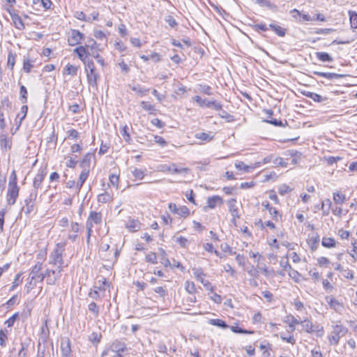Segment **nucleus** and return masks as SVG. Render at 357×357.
I'll list each match as a JSON object with an SVG mask.
<instances>
[{"label": "nucleus", "instance_id": "473e14b6", "mask_svg": "<svg viewBox=\"0 0 357 357\" xmlns=\"http://www.w3.org/2000/svg\"><path fill=\"white\" fill-rule=\"evenodd\" d=\"M194 277L200 282L202 280H204L205 273L203 272L201 268H193L192 269Z\"/></svg>", "mask_w": 357, "mask_h": 357}, {"label": "nucleus", "instance_id": "3c124183", "mask_svg": "<svg viewBox=\"0 0 357 357\" xmlns=\"http://www.w3.org/2000/svg\"><path fill=\"white\" fill-rule=\"evenodd\" d=\"M19 314L18 313H15L13 316H11L8 319L5 321V324L8 328H11L13 325L16 319H17Z\"/></svg>", "mask_w": 357, "mask_h": 357}, {"label": "nucleus", "instance_id": "f03ea898", "mask_svg": "<svg viewBox=\"0 0 357 357\" xmlns=\"http://www.w3.org/2000/svg\"><path fill=\"white\" fill-rule=\"evenodd\" d=\"M333 331L331 334L328 336V340L331 345H337L340 342V340L345 336L348 332V328L344 326L340 321H337L335 325L333 326Z\"/></svg>", "mask_w": 357, "mask_h": 357}, {"label": "nucleus", "instance_id": "c85d7f7f", "mask_svg": "<svg viewBox=\"0 0 357 357\" xmlns=\"http://www.w3.org/2000/svg\"><path fill=\"white\" fill-rule=\"evenodd\" d=\"M0 146L1 149H10L11 143L10 140L8 139V136L6 134L0 135Z\"/></svg>", "mask_w": 357, "mask_h": 357}, {"label": "nucleus", "instance_id": "a19ab883", "mask_svg": "<svg viewBox=\"0 0 357 357\" xmlns=\"http://www.w3.org/2000/svg\"><path fill=\"white\" fill-rule=\"evenodd\" d=\"M146 261L155 264L158 263L157 255L155 252H151L146 255Z\"/></svg>", "mask_w": 357, "mask_h": 357}, {"label": "nucleus", "instance_id": "6e6d98bb", "mask_svg": "<svg viewBox=\"0 0 357 357\" xmlns=\"http://www.w3.org/2000/svg\"><path fill=\"white\" fill-rule=\"evenodd\" d=\"M33 4L42 6L45 10L49 9L52 5V1H33Z\"/></svg>", "mask_w": 357, "mask_h": 357}, {"label": "nucleus", "instance_id": "603ef678", "mask_svg": "<svg viewBox=\"0 0 357 357\" xmlns=\"http://www.w3.org/2000/svg\"><path fill=\"white\" fill-rule=\"evenodd\" d=\"M177 214L180 216L187 217L190 214V210L185 206H182L178 208Z\"/></svg>", "mask_w": 357, "mask_h": 357}, {"label": "nucleus", "instance_id": "09e8293b", "mask_svg": "<svg viewBox=\"0 0 357 357\" xmlns=\"http://www.w3.org/2000/svg\"><path fill=\"white\" fill-rule=\"evenodd\" d=\"M33 65L31 64L29 59L24 58L23 61V70L29 73L31 72V68H33Z\"/></svg>", "mask_w": 357, "mask_h": 357}, {"label": "nucleus", "instance_id": "b1692460", "mask_svg": "<svg viewBox=\"0 0 357 357\" xmlns=\"http://www.w3.org/2000/svg\"><path fill=\"white\" fill-rule=\"evenodd\" d=\"M89 175V172H87L86 171H82V172L79 176V179L76 184V190H77V193L80 191L83 184L87 179Z\"/></svg>", "mask_w": 357, "mask_h": 357}, {"label": "nucleus", "instance_id": "39448f33", "mask_svg": "<svg viewBox=\"0 0 357 357\" xmlns=\"http://www.w3.org/2000/svg\"><path fill=\"white\" fill-rule=\"evenodd\" d=\"M59 267H55L53 269H47L45 272L46 282L49 285H54L56 281L61 278V273L62 271H58Z\"/></svg>", "mask_w": 357, "mask_h": 357}, {"label": "nucleus", "instance_id": "4d7b16f0", "mask_svg": "<svg viewBox=\"0 0 357 357\" xmlns=\"http://www.w3.org/2000/svg\"><path fill=\"white\" fill-rule=\"evenodd\" d=\"M68 138L77 139L79 137V133L75 129H70L67 131Z\"/></svg>", "mask_w": 357, "mask_h": 357}, {"label": "nucleus", "instance_id": "f3484780", "mask_svg": "<svg viewBox=\"0 0 357 357\" xmlns=\"http://www.w3.org/2000/svg\"><path fill=\"white\" fill-rule=\"evenodd\" d=\"M126 227L130 231L135 232L141 229V223L138 220L130 218L126 223Z\"/></svg>", "mask_w": 357, "mask_h": 357}, {"label": "nucleus", "instance_id": "f257e3e1", "mask_svg": "<svg viewBox=\"0 0 357 357\" xmlns=\"http://www.w3.org/2000/svg\"><path fill=\"white\" fill-rule=\"evenodd\" d=\"M66 242H60L56 244L55 248L50 255L49 264L55 267H59V271H63L64 261L63 254L65 251Z\"/></svg>", "mask_w": 357, "mask_h": 357}, {"label": "nucleus", "instance_id": "4c0bfd02", "mask_svg": "<svg viewBox=\"0 0 357 357\" xmlns=\"http://www.w3.org/2000/svg\"><path fill=\"white\" fill-rule=\"evenodd\" d=\"M289 277L294 280V282L298 283L301 281V274L299 273L297 271L291 269L289 272Z\"/></svg>", "mask_w": 357, "mask_h": 357}, {"label": "nucleus", "instance_id": "4be33fe9", "mask_svg": "<svg viewBox=\"0 0 357 357\" xmlns=\"http://www.w3.org/2000/svg\"><path fill=\"white\" fill-rule=\"evenodd\" d=\"M113 195L105 191L103 193L99 194L97 200L99 203L106 204L113 201Z\"/></svg>", "mask_w": 357, "mask_h": 357}, {"label": "nucleus", "instance_id": "f704fd0d", "mask_svg": "<svg viewBox=\"0 0 357 357\" xmlns=\"http://www.w3.org/2000/svg\"><path fill=\"white\" fill-rule=\"evenodd\" d=\"M209 323L211 325L216 326L224 329L227 328L229 327V326L226 324L225 321L219 319H210Z\"/></svg>", "mask_w": 357, "mask_h": 357}, {"label": "nucleus", "instance_id": "1a4fd4ad", "mask_svg": "<svg viewBox=\"0 0 357 357\" xmlns=\"http://www.w3.org/2000/svg\"><path fill=\"white\" fill-rule=\"evenodd\" d=\"M42 270V264L40 262H38L33 268L29 273V276L28 279H31V280H39L40 282H43L45 278V273H40V271Z\"/></svg>", "mask_w": 357, "mask_h": 357}, {"label": "nucleus", "instance_id": "7c9ffc66", "mask_svg": "<svg viewBox=\"0 0 357 357\" xmlns=\"http://www.w3.org/2000/svg\"><path fill=\"white\" fill-rule=\"evenodd\" d=\"M303 328L308 333H311L314 331V326L311 321L309 320L305 319L303 321H300Z\"/></svg>", "mask_w": 357, "mask_h": 357}, {"label": "nucleus", "instance_id": "7ed1b4c3", "mask_svg": "<svg viewBox=\"0 0 357 357\" xmlns=\"http://www.w3.org/2000/svg\"><path fill=\"white\" fill-rule=\"evenodd\" d=\"M38 192L36 190H32L25 200V205L22 207V211L26 215L30 214L34 209L35 201L37 198Z\"/></svg>", "mask_w": 357, "mask_h": 357}, {"label": "nucleus", "instance_id": "72a5a7b5", "mask_svg": "<svg viewBox=\"0 0 357 357\" xmlns=\"http://www.w3.org/2000/svg\"><path fill=\"white\" fill-rule=\"evenodd\" d=\"M321 244L325 248H331L335 246V241L333 238L324 237Z\"/></svg>", "mask_w": 357, "mask_h": 357}, {"label": "nucleus", "instance_id": "e2e57ef3", "mask_svg": "<svg viewBox=\"0 0 357 357\" xmlns=\"http://www.w3.org/2000/svg\"><path fill=\"white\" fill-rule=\"evenodd\" d=\"M141 106L146 111L152 112L155 110L154 106L149 102L142 101L141 102Z\"/></svg>", "mask_w": 357, "mask_h": 357}, {"label": "nucleus", "instance_id": "338daca9", "mask_svg": "<svg viewBox=\"0 0 357 357\" xmlns=\"http://www.w3.org/2000/svg\"><path fill=\"white\" fill-rule=\"evenodd\" d=\"M273 31L279 36L284 37L286 34V30L278 25H275Z\"/></svg>", "mask_w": 357, "mask_h": 357}, {"label": "nucleus", "instance_id": "49530a36", "mask_svg": "<svg viewBox=\"0 0 357 357\" xmlns=\"http://www.w3.org/2000/svg\"><path fill=\"white\" fill-rule=\"evenodd\" d=\"M20 93L22 103H26L27 102V90L24 85L20 86Z\"/></svg>", "mask_w": 357, "mask_h": 357}, {"label": "nucleus", "instance_id": "774afa93", "mask_svg": "<svg viewBox=\"0 0 357 357\" xmlns=\"http://www.w3.org/2000/svg\"><path fill=\"white\" fill-rule=\"evenodd\" d=\"M154 142L158 144H160L162 147L165 146L167 144V142L160 136L154 135Z\"/></svg>", "mask_w": 357, "mask_h": 357}, {"label": "nucleus", "instance_id": "680f3d73", "mask_svg": "<svg viewBox=\"0 0 357 357\" xmlns=\"http://www.w3.org/2000/svg\"><path fill=\"white\" fill-rule=\"evenodd\" d=\"M75 17H77L78 20L89 22L91 21V17H86V15L83 12H79L77 11L75 14Z\"/></svg>", "mask_w": 357, "mask_h": 357}, {"label": "nucleus", "instance_id": "c756f323", "mask_svg": "<svg viewBox=\"0 0 357 357\" xmlns=\"http://www.w3.org/2000/svg\"><path fill=\"white\" fill-rule=\"evenodd\" d=\"M17 55L15 53H13L11 51H9L8 54V60H7V66L11 70H13L15 61H16Z\"/></svg>", "mask_w": 357, "mask_h": 357}, {"label": "nucleus", "instance_id": "bb28decb", "mask_svg": "<svg viewBox=\"0 0 357 357\" xmlns=\"http://www.w3.org/2000/svg\"><path fill=\"white\" fill-rule=\"evenodd\" d=\"M74 52L77 54L79 59L82 61H85L86 54H91V53L86 50V47H85L84 46H79L76 47L74 50Z\"/></svg>", "mask_w": 357, "mask_h": 357}, {"label": "nucleus", "instance_id": "9b49d317", "mask_svg": "<svg viewBox=\"0 0 357 357\" xmlns=\"http://www.w3.org/2000/svg\"><path fill=\"white\" fill-rule=\"evenodd\" d=\"M161 171L167 172L170 174H187L188 172V169L184 167H178L176 164L172 163L169 165H162Z\"/></svg>", "mask_w": 357, "mask_h": 357}, {"label": "nucleus", "instance_id": "de8ad7c7", "mask_svg": "<svg viewBox=\"0 0 357 357\" xmlns=\"http://www.w3.org/2000/svg\"><path fill=\"white\" fill-rule=\"evenodd\" d=\"M261 7H266L273 11L277 10V6L271 1H258Z\"/></svg>", "mask_w": 357, "mask_h": 357}, {"label": "nucleus", "instance_id": "ea45409f", "mask_svg": "<svg viewBox=\"0 0 357 357\" xmlns=\"http://www.w3.org/2000/svg\"><path fill=\"white\" fill-rule=\"evenodd\" d=\"M333 199L336 204H342L345 201L346 197L344 195L337 192L333 193Z\"/></svg>", "mask_w": 357, "mask_h": 357}, {"label": "nucleus", "instance_id": "bf43d9fd", "mask_svg": "<svg viewBox=\"0 0 357 357\" xmlns=\"http://www.w3.org/2000/svg\"><path fill=\"white\" fill-rule=\"evenodd\" d=\"M291 190V188L286 184H283V185H280L278 189L279 193L281 195H284L287 193H288L289 192H290Z\"/></svg>", "mask_w": 357, "mask_h": 357}, {"label": "nucleus", "instance_id": "13d9d810", "mask_svg": "<svg viewBox=\"0 0 357 357\" xmlns=\"http://www.w3.org/2000/svg\"><path fill=\"white\" fill-rule=\"evenodd\" d=\"M109 183L115 186L116 188H118V183L119 181V176L116 174H111L109 178Z\"/></svg>", "mask_w": 357, "mask_h": 357}, {"label": "nucleus", "instance_id": "2f4dec72", "mask_svg": "<svg viewBox=\"0 0 357 357\" xmlns=\"http://www.w3.org/2000/svg\"><path fill=\"white\" fill-rule=\"evenodd\" d=\"M77 67L72 64L68 63L64 68L63 74L75 76L77 75Z\"/></svg>", "mask_w": 357, "mask_h": 357}, {"label": "nucleus", "instance_id": "a211bd4d", "mask_svg": "<svg viewBox=\"0 0 357 357\" xmlns=\"http://www.w3.org/2000/svg\"><path fill=\"white\" fill-rule=\"evenodd\" d=\"M61 351L62 356H70L71 353L70 341L68 338L62 339L61 343Z\"/></svg>", "mask_w": 357, "mask_h": 357}, {"label": "nucleus", "instance_id": "c03bdc74", "mask_svg": "<svg viewBox=\"0 0 357 357\" xmlns=\"http://www.w3.org/2000/svg\"><path fill=\"white\" fill-rule=\"evenodd\" d=\"M235 167L239 170H243L245 172H250V169L252 167L246 165L243 162L239 161L235 163Z\"/></svg>", "mask_w": 357, "mask_h": 357}, {"label": "nucleus", "instance_id": "c9c22d12", "mask_svg": "<svg viewBox=\"0 0 357 357\" xmlns=\"http://www.w3.org/2000/svg\"><path fill=\"white\" fill-rule=\"evenodd\" d=\"M121 134L123 137V139L128 143L130 144L131 142V137L130 134L128 133V126H124L122 129L121 130Z\"/></svg>", "mask_w": 357, "mask_h": 357}, {"label": "nucleus", "instance_id": "864d4df0", "mask_svg": "<svg viewBox=\"0 0 357 357\" xmlns=\"http://www.w3.org/2000/svg\"><path fill=\"white\" fill-rule=\"evenodd\" d=\"M89 310L96 317L99 314V307L94 302H91L89 305Z\"/></svg>", "mask_w": 357, "mask_h": 357}, {"label": "nucleus", "instance_id": "e433bc0d", "mask_svg": "<svg viewBox=\"0 0 357 357\" xmlns=\"http://www.w3.org/2000/svg\"><path fill=\"white\" fill-rule=\"evenodd\" d=\"M195 137L198 139L205 142H210L213 139V137L206 132H198L195 134Z\"/></svg>", "mask_w": 357, "mask_h": 357}, {"label": "nucleus", "instance_id": "423d86ee", "mask_svg": "<svg viewBox=\"0 0 357 357\" xmlns=\"http://www.w3.org/2000/svg\"><path fill=\"white\" fill-rule=\"evenodd\" d=\"M102 221V216L100 212L91 211L87 218L86 228L93 229V224L100 225Z\"/></svg>", "mask_w": 357, "mask_h": 357}, {"label": "nucleus", "instance_id": "9d476101", "mask_svg": "<svg viewBox=\"0 0 357 357\" xmlns=\"http://www.w3.org/2000/svg\"><path fill=\"white\" fill-rule=\"evenodd\" d=\"M325 299L331 309L334 310L338 314L342 313L344 310V305L342 303L339 302L332 296H326Z\"/></svg>", "mask_w": 357, "mask_h": 357}, {"label": "nucleus", "instance_id": "69168bd1", "mask_svg": "<svg viewBox=\"0 0 357 357\" xmlns=\"http://www.w3.org/2000/svg\"><path fill=\"white\" fill-rule=\"evenodd\" d=\"M201 283L206 288V289L209 291L210 292H213V291L215 290V287L214 286L211 285V282L208 280H202Z\"/></svg>", "mask_w": 357, "mask_h": 357}, {"label": "nucleus", "instance_id": "393cba45", "mask_svg": "<svg viewBox=\"0 0 357 357\" xmlns=\"http://www.w3.org/2000/svg\"><path fill=\"white\" fill-rule=\"evenodd\" d=\"M222 199L219 196H212L207 199V206L210 208H214L218 204H221Z\"/></svg>", "mask_w": 357, "mask_h": 357}, {"label": "nucleus", "instance_id": "a18cd8bd", "mask_svg": "<svg viewBox=\"0 0 357 357\" xmlns=\"http://www.w3.org/2000/svg\"><path fill=\"white\" fill-rule=\"evenodd\" d=\"M349 18L351 27L357 28V13L354 11H349Z\"/></svg>", "mask_w": 357, "mask_h": 357}, {"label": "nucleus", "instance_id": "2eb2a0df", "mask_svg": "<svg viewBox=\"0 0 357 357\" xmlns=\"http://www.w3.org/2000/svg\"><path fill=\"white\" fill-rule=\"evenodd\" d=\"M93 157H94V155L91 153H88L84 155L79 163V166L82 168V171H86L87 172H90V165Z\"/></svg>", "mask_w": 357, "mask_h": 357}, {"label": "nucleus", "instance_id": "f8f14e48", "mask_svg": "<svg viewBox=\"0 0 357 357\" xmlns=\"http://www.w3.org/2000/svg\"><path fill=\"white\" fill-rule=\"evenodd\" d=\"M46 174V168H40L38 169V172L36 175L33 182V187L34 188L33 190H36L37 192L38 189L41 188L42 183L45 179Z\"/></svg>", "mask_w": 357, "mask_h": 357}, {"label": "nucleus", "instance_id": "dca6fc26", "mask_svg": "<svg viewBox=\"0 0 357 357\" xmlns=\"http://www.w3.org/2000/svg\"><path fill=\"white\" fill-rule=\"evenodd\" d=\"M87 80L89 85L97 88L98 87V79L100 77L99 74L95 70L88 71L86 73Z\"/></svg>", "mask_w": 357, "mask_h": 357}, {"label": "nucleus", "instance_id": "cd10ccee", "mask_svg": "<svg viewBox=\"0 0 357 357\" xmlns=\"http://www.w3.org/2000/svg\"><path fill=\"white\" fill-rule=\"evenodd\" d=\"M316 57L322 62H332L333 57L327 52H317L315 53Z\"/></svg>", "mask_w": 357, "mask_h": 357}, {"label": "nucleus", "instance_id": "6ab92c4d", "mask_svg": "<svg viewBox=\"0 0 357 357\" xmlns=\"http://www.w3.org/2000/svg\"><path fill=\"white\" fill-rule=\"evenodd\" d=\"M264 112L267 114V119L265 121L266 123L272 124L275 126H284L281 121L275 119H272L271 116L273 114V112L271 109H265Z\"/></svg>", "mask_w": 357, "mask_h": 357}, {"label": "nucleus", "instance_id": "0e129e2a", "mask_svg": "<svg viewBox=\"0 0 357 357\" xmlns=\"http://www.w3.org/2000/svg\"><path fill=\"white\" fill-rule=\"evenodd\" d=\"M165 20L171 27L174 28L177 26V22H176L174 17L172 15H167L165 17Z\"/></svg>", "mask_w": 357, "mask_h": 357}, {"label": "nucleus", "instance_id": "5701e85b", "mask_svg": "<svg viewBox=\"0 0 357 357\" xmlns=\"http://www.w3.org/2000/svg\"><path fill=\"white\" fill-rule=\"evenodd\" d=\"M313 73L316 75L325 77L328 79L333 80L334 79H337L340 77H343L342 75L337 74L335 73H323V72H319V71H314Z\"/></svg>", "mask_w": 357, "mask_h": 357}, {"label": "nucleus", "instance_id": "412c9836", "mask_svg": "<svg viewBox=\"0 0 357 357\" xmlns=\"http://www.w3.org/2000/svg\"><path fill=\"white\" fill-rule=\"evenodd\" d=\"M284 322L289 325L291 332L294 331L296 325L300 324V321L291 314L286 316Z\"/></svg>", "mask_w": 357, "mask_h": 357}, {"label": "nucleus", "instance_id": "a878e982", "mask_svg": "<svg viewBox=\"0 0 357 357\" xmlns=\"http://www.w3.org/2000/svg\"><path fill=\"white\" fill-rule=\"evenodd\" d=\"M229 210L233 218L238 217V209L236 205V200L235 199H231L228 202Z\"/></svg>", "mask_w": 357, "mask_h": 357}, {"label": "nucleus", "instance_id": "ddd939ff", "mask_svg": "<svg viewBox=\"0 0 357 357\" xmlns=\"http://www.w3.org/2000/svg\"><path fill=\"white\" fill-rule=\"evenodd\" d=\"M83 38V34L78 30L72 29L69 33L68 42L70 46L79 44Z\"/></svg>", "mask_w": 357, "mask_h": 357}, {"label": "nucleus", "instance_id": "6e6552de", "mask_svg": "<svg viewBox=\"0 0 357 357\" xmlns=\"http://www.w3.org/2000/svg\"><path fill=\"white\" fill-rule=\"evenodd\" d=\"M11 7L12 5H10L6 7V9L10 14L15 27L19 30H23L24 29V24L21 17L18 15V14L16 13L15 10L13 9Z\"/></svg>", "mask_w": 357, "mask_h": 357}, {"label": "nucleus", "instance_id": "052dcab7", "mask_svg": "<svg viewBox=\"0 0 357 357\" xmlns=\"http://www.w3.org/2000/svg\"><path fill=\"white\" fill-rule=\"evenodd\" d=\"M154 291L156 294H158L159 296L162 298H165L167 294V290L163 287H157L156 288L154 289Z\"/></svg>", "mask_w": 357, "mask_h": 357}, {"label": "nucleus", "instance_id": "8fccbe9b", "mask_svg": "<svg viewBox=\"0 0 357 357\" xmlns=\"http://www.w3.org/2000/svg\"><path fill=\"white\" fill-rule=\"evenodd\" d=\"M130 87L133 91L140 94L141 96L146 95V93L149 91V89L142 88L139 85L132 86H130Z\"/></svg>", "mask_w": 357, "mask_h": 357}, {"label": "nucleus", "instance_id": "0eeeda50", "mask_svg": "<svg viewBox=\"0 0 357 357\" xmlns=\"http://www.w3.org/2000/svg\"><path fill=\"white\" fill-rule=\"evenodd\" d=\"M20 188L17 185H8L6 199L9 205H14L19 196Z\"/></svg>", "mask_w": 357, "mask_h": 357}, {"label": "nucleus", "instance_id": "20e7f679", "mask_svg": "<svg viewBox=\"0 0 357 357\" xmlns=\"http://www.w3.org/2000/svg\"><path fill=\"white\" fill-rule=\"evenodd\" d=\"M193 100L198 103L200 107H212L215 111H219L222 108V106L220 102H218L215 100H208L207 99L203 100L199 96H195L193 98Z\"/></svg>", "mask_w": 357, "mask_h": 357}, {"label": "nucleus", "instance_id": "5fc2aeb1", "mask_svg": "<svg viewBox=\"0 0 357 357\" xmlns=\"http://www.w3.org/2000/svg\"><path fill=\"white\" fill-rule=\"evenodd\" d=\"M132 174L135 178H138V179H142L144 176V171L140 169H137V168H135L132 171Z\"/></svg>", "mask_w": 357, "mask_h": 357}, {"label": "nucleus", "instance_id": "4468645a", "mask_svg": "<svg viewBox=\"0 0 357 357\" xmlns=\"http://www.w3.org/2000/svg\"><path fill=\"white\" fill-rule=\"evenodd\" d=\"M107 284L105 278H103V281L100 286H94L93 289H91L89 293V296L95 300H98L101 298L100 295V291H105V286Z\"/></svg>", "mask_w": 357, "mask_h": 357}, {"label": "nucleus", "instance_id": "79ce46f5", "mask_svg": "<svg viewBox=\"0 0 357 357\" xmlns=\"http://www.w3.org/2000/svg\"><path fill=\"white\" fill-rule=\"evenodd\" d=\"M8 341V335L7 333L3 331L0 330V346L3 348L6 346Z\"/></svg>", "mask_w": 357, "mask_h": 357}, {"label": "nucleus", "instance_id": "37998d69", "mask_svg": "<svg viewBox=\"0 0 357 357\" xmlns=\"http://www.w3.org/2000/svg\"><path fill=\"white\" fill-rule=\"evenodd\" d=\"M208 3L220 15L224 16V15L227 14L226 11L222 7L219 6L218 4H215L213 1H209Z\"/></svg>", "mask_w": 357, "mask_h": 357}, {"label": "nucleus", "instance_id": "aec40b11", "mask_svg": "<svg viewBox=\"0 0 357 357\" xmlns=\"http://www.w3.org/2000/svg\"><path fill=\"white\" fill-rule=\"evenodd\" d=\"M110 349L114 353H121L126 350V346L123 342L116 340L111 345Z\"/></svg>", "mask_w": 357, "mask_h": 357}, {"label": "nucleus", "instance_id": "58836bf2", "mask_svg": "<svg viewBox=\"0 0 357 357\" xmlns=\"http://www.w3.org/2000/svg\"><path fill=\"white\" fill-rule=\"evenodd\" d=\"M185 289L188 293L191 294H195L197 291L195 283L190 281H186L185 284Z\"/></svg>", "mask_w": 357, "mask_h": 357}]
</instances>
